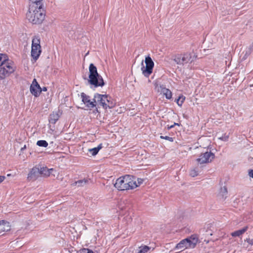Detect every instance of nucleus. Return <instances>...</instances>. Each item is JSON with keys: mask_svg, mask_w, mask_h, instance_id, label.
I'll use <instances>...</instances> for the list:
<instances>
[{"mask_svg": "<svg viewBox=\"0 0 253 253\" xmlns=\"http://www.w3.org/2000/svg\"><path fill=\"white\" fill-rule=\"evenodd\" d=\"M44 16L42 4L29 5L26 17L30 22L34 24H41L44 20Z\"/></svg>", "mask_w": 253, "mask_h": 253, "instance_id": "1", "label": "nucleus"}, {"mask_svg": "<svg viewBox=\"0 0 253 253\" xmlns=\"http://www.w3.org/2000/svg\"><path fill=\"white\" fill-rule=\"evenodd\" d=\"M114 186L120 191L133 189L137 187L136 178L129 175L120 177L116 180Z\"/></svg>", "mask_w": 253, "mask_h": 253, "instance_id": "2", "label": "nucleus"}, {"mask_svg": "<svg viewBox=\"0 0 253 253\" xmlns=\"http://www.w3.org/2000/svg\"><path fill=\"white\" fill-rule=\"evenodd\" d=\"M89 73L88 82L90 84L95 87L103 86L104 85L102 77L98 73L97 68L93 63L89 65Z\"/></svg>", "mask_w": 253, "mask_h": 253, "instance_id": "3", "label": "nucleus"}, {"mask_svg": "<svg viewBox=\"0 0 253 253\" xmlns=\"http://www.w3.org/2000/svg\"><path fill=\"white\" fill-rule=\"evenodd\" d=\"M94 100L96 101V105L97 104L105 110L112 108L115 106V103L108 95L96 93L94 95Z\"/></svg>", "mask_w": 253, "mask_h": 253, "instance_id": "4", "label": "nucleus"}, {"mask_svg": "<svg viewBox=\"0 0 253 253\" xmlns=\"http://www.w3.org/2000/svg\"><path fill=\"white\" fill-rule=\"evenodd\" d=\"M15 69L16 66L14 62L7 57L0 66V80H3L9 76L15 71Z\"/></svg>", "mask_w": 253, "mask_h": 253, "instance_id": "5", "label": "nucleus"}, {"mask_svg": "<svg viewBox=\"0 0 253 253\" xmlns=\"http://www.w3.org/2000/svg\"><path fill=\"white\" fill-rule=\"evenodd\" d=\"M198 242V238L195 235H192L190 237L181 240L175 246L176 250L182 251L186 249L195 248Z\"/></svg>", "mask_w": 253, "mask_h": 253, "instance_id": "6", "label": "nucleus"}, {"mask_svg": "<svg viewBox=\"0 0 253 253\" xmlns=\"http://www.w3.org/2000/svg\"><path fill=\"white\" fill-rule=\"evenodd\" d=\"M42 53L41 39L39 36H34L32 41L31 55L32 57L36 61Z\"/></svg>", "mask_w": 253, "mask_h": 253, "instance_id": "7", "label": "nucleus"}, {"mask_svg": "<svg viewBox=\"0 0 253 253\" xmlns=\"http://www.w3.org/2000/svg\"><path fill=\"white\" fill-rule=\"evenodd\" d=\"M174 61L177 64L184 65L193 62L194 61V57H192L190 53L186 52L176 55L174 57Z\"/></svg>", "mask_w": 253, "mask_h": 253, "instance_id": "8", "label": "nucleus"}, {"mask_svg": "<svg viewBox=\"0 0 253 253\" xmlns=\"http://www.w3.org/2000/svg\"><path fill=\"white\" fill-rule=\"evenodd\" d=\"M145 63L146 64L145 67L143 66L141 69L143 75L145 77H148L152 73L154 63L149 56L145 57Z\"/></svg>", "mask_w": 253, "mask_h": 253, "instance_id": "9", "label": "nucleus"}, {"mask_svg": "<svg viewBox=\"0 0 253 253\" xmlns=\"http://www.w3.org/2000/svg\"><path fill=\"white\" fill-rule=\"evenodd\" d=\"M215 158L214 154L211 152H205L202 153L196 160L200 164H207L211 162Z\"/></svg>", "mask_w": 253, "mask_h": 253, "instance_id": "10", "label": "nucleus"}, {"mask_svg": "<svg viewBox=\"0 0 253 253\" xmlns=\"http://www.w3.org/2000/svg\"><path fill=\"white\" fill-rule=\"evenodd\" d=\"M30 90L31 93L35 97L39 96L42 92V88L38 83L36 79H34L30 86Z\"/></svg>", "mask_w": 253, "mask_h": 253, "instance_id": "11", "label": "nucleus"}, {"mask_svg": "<svg viewBox=\"0 0 253 253\" xmlns=\"http://www.w3.org/2000/svg\"><path fill=\"white\" fill-rule=\"evenodd\" d=\"M81 97L82 101L87 108H92L96 106V101L94 99L93 101H91L90 97L84 93H81Z\"/></svg>", "mask_w": 253, "mask_h": 253, "instance_id": "12", "label": "nucleus"}, {"mask_svg": "<svg viewBox=\"0 0 253 253\" xmlns=\"http://www.w3.org/2000/svg\"><path fill=\"white\" fill-rule=\"evenodd\" d=\"M39 167L33 168L28 174L27 179L29 181L36 180L39 175Z\"/></svg>", "mask_w": 253, "mask_h": 253, "instance_id": "13", "label": "nucleus"}, {"mask_svg": "<svg viewBox=\"0 0 253 253\" xmlns=\"http://www.w3.org/2000/svg\"><path fill=\"white\" fill-rule=\"evenodd\" d=\"M39 174L43 176H49L53 169H47L46 167H39Z\"/></svg>", "mask_w": 253, "mask_h": 253, "instance_id": "14", "label": "nucleus"}, {"mask_svg": "<svg viewBox=\"0 0 253 253\" xmlns=\"http://www.w3.org/2000/svg\"><path fill=\"white\" fill-rule=\"evenodd\" d=\"M10 230V225L8 222L5 220L0 221V233Z\"/></svg>", "mask_w": 253, "mask_h": 253, "instance_id": "15", "label": "nucleus"}, {"mask_svg": "<svg viewBox=\"0 0 253 253\" xmlns=\"http://www.w3.org/2000/svg\"><path fill=\"white\" fill-rule=\"evenodd\" d=\"M227 189L225 186L221 187L217 194L219 199L221 200H225L227 197Z\"/></svg>", "mask_w": 253, "mask_h": 253, "instance_id": "16", "label": "nucleus"}, {"mask_svg": "<svg viewBox=\"0 0 253 253\" xmlns=\"http://www.w3.org/2000/svg\"><path fill=\"white\" fill-rule=\"evenodd\" d=\"M60 115L59 112H53L49 116V122L50 123L55 124L59 120Z\"/></svg>", "mask_w": 253, "mask_h": 253, "instance_id": "17", "label": "nucleus"}, {"mask_svg": "<svg viewBox=\"0 0 253 253\" xmlns=\"http://www.w3.org/2000/svg\"><path fill=\"white\" fill-rule=\"evenodd\" d=\"M248 226L244 227V228L240 230H238L231 233V235L232 237H239L240 236L244 234L248 230Z\"/></svg>", "mask_w": 253, "mask_h": 253, "instance_id": "18", "label": "nucleus"}, {"mask_svg": "<svg viewBox=\"0 0 253 253\" xmlns=\"http://www.w3.org/2000/svg\"><path fill=\"white\" fill-rule=\"evenodd\" d=\"M102 148V144H100L97 147L88 149V151L92 156H95L98 153L99 151Z\"/></svg>", "mask_w": 253, "mask_h": 253, "instance_id": "19", "label": "nucleus"}, {"mask_svg": "<svg viewBox=\"0 0 253 253\" xmlns=\"http://www.w3.org/2000/svg\"><path fill=\"white\" fill-rule=\"evenodd\" d=\"M166 87L165 85L163 84H155V89L156 91L160 94H162L164 91V89H165Z\"/></svg>", "mask_w": 253, "mask_h": 253, "instance_id": "20", "label": "nucleus"}, {"mask_svg": "<svg viewBox=\"0 0 253 253\" xmlns=\"http://www.w3.org/2000/svg\"><path fill=\"white\" fill-rule=\"evenodd\" d=\"M87 179H83L79 180L75 182V184L78 185V186H84L85 185L88 183Z\"/></svg>", "mask_w": 253, "mask_h": 253, "instance_id": "21", "label": "nucleus"}, {"mask_svg": "<svg viewBox=\"0 0 253 253\" xmlns=\"http://www.w3.org/2000/svg\"><path fill=\"white\" fill-rule=\"evenodd\" d=\"M162 94L165 96L166 98L168 99H170L172 98V92L168 88H166L165 89H164V92H163Z\"/></svg>", "mask_w": 253, "mask_h": 253, "instance_id": "22", "label": "nucleus"}, {"mask_svg": "<svg viewBox=\"0 0 253 253\" xmlns=\"http://www.w3.org/2000/svg\"><path fill=\"white\" fill-rule=\"evenodd\" d=\"M150 249L147 246H141L139 247V250L137 253H147Z\"/></svg>", "mask_w": 253, "mask_h": 253, "instance_id": "23", "label": "nucleus"}, {"mask_svg": "<svg viewBox=\"0 0 253 253\" xmlns=\"http://www.w3.org/2000/svg\"><path fill=\"white\" fill-rule=\"evenodd\" d=\"M185 99V96H184L183 95H180L176 100V102L177 105L181 107V106H182Z\"/></svg>", "mask_w": 253, "mask_h": 253, "instance_id": "24", "label": "nucleus"}, {"mask_svg": "<svg viewBox=\"0 0 253 253\" xmlns=\"http://www.w3.org/2000/svg\"><path fill=\"white\" fill-rule=\"evenodd\" d=\"M37 145L40 147H46L48 144L46 141L41 140L37 141Z\"/></svg>", "mask_w": 253, "mask_h": 253, "instance_id": "25", "label": "nucleus"}, {"mask_svg": "<svg viewBox=\"0 0 253 253\" xmlns=\"http://www.w3.org/2000/svg\"><path fill=\"white\" fill-rule=\"evenodd\" d=\"M29 1V5L42 4V0H28Z\"/></svg>", "mask_w": 253, "mask_h": 253, "instance_id": "26", "label": "nucleus"}, {"mask_svg": "<svg viewBox=\"0 0 253 253\" xmlns=\"http://www.w3.org/2000/svg\"><path fill=\"white\" fill-rule=\"evenodd\" d=\"M7 57L6 54L0 53V66L6 60Z\"/></svg>", "mask_w": 253, "mask_h": 253, "instance_id": "27", "label": "nucleus"}, {"mask_svg": "<svg viewBox=\"0 0 253 253\" xmlns=\"http://www.w3.org/2000/svg\"><path fill=\"white\" fill-rule=\"evenodd\" d=\"M78 253H94L93 251L88 249L84 248L79 252Z\"/></svg>", "mask_w": 253, "mask_h": 253, "instance_id": "28", "label": "nucleus"}, {"mask_svg": "<svg viewBox=\"0 0 253 253\" xmlns=\"http://www.w3.org/2000/svg\"><path fill=\"white\" fill-rule=\"evenodd\" d=\"M218 139L223 141H227L229 139V135L224 134L222 136L219 137Z\"/></svg>", "mask_w": 253, "mask_h": 253, "instance_id": "29", "label": "nucleus"}, {"mask_svg": "<svg viewBox=\"0 0 253 253\" xmlns=\"http://www.w3.org/2000/svg\"><path fill=\"white\" fill-rule=\"evenodd\" d=\"M160 138L161 139H166V140H167L170 142H173V138L172 137H169L168 136H162L161 135L160 136Z\"/></svg>", "mask_w": 253, "mask_h": 253, "instance_id": "30", "label": "nucleus"}, {"mask_svg": "<svg viewBox=\"0 0 253 253\" xmlns=\"http://www.w3.org/2000/svg\"><path fill=\"white\" fill-rule=\"evenodd\" d=\"M190 175L192 177H195L198 175V171L195 169H192L190 172Z\"/></svg>", "mask_w": 253, "mask_h": 253, "instance_id": "31", "label": "nucleus"}, {"mask_svg": "<svg viewBox=\"0 0 253 253\" xmlns=\"http://www.w3.org/2000/svg\"><path fill=\"white\" fill-rule=\"evenodd\" d=\"M143 180L141 178H137L136 179V184L137 185V187L139 186L142 183Z\"/></svg>", "mask_w": 253, "mask_h": 253, "instance_id": "32", "label": "nucleus"}, {"mask_svg": "<svg viewBox=\"0 0 253 253\" xmlns=\"http://www.w3.org/2000/svg\"><path fill=\"white\" fill-rule=\"evenodd\" d=\"M174 126H179V124L176 123H174L173 125H171L170 126H168V129H169L170 128H172Z\"/></svg>", "mask_w": 253, "mask_h": 253, "instance_id": "33", "label": "nucleus"}, {"mask_svg": "<svg viewBox=\"0 0 253 253\" xmlns=\"http://www.w3.org/2000/svg\"><path fill=\"white\" fill-rule=\"evenodd\" d=\"M249 175L253 178V170H250L249 171Z\"/></svg>", "mask_w": 253, "mask_h": 253, "instance_id": "34", "label": "nucleus"}, {"mask_svg": "<svg viewBox=\"0 0 253 253\" xmlns=\"http://www.w3.org/2000/svg\"><path fill=\"white\" fill-rule=\"evenodd\" d=\"M248 243L252 245V246H253V239H249L248 241Z\"/></svg>", "mask_w": 253, "mask_h": 253, "instance_id": "35", "label": "nucleus"}, {"mask_svg": "<svg viewBox=\"0 0 253 253\" xmlns=\"http://www.w3.org/2000/svg\"><path fill=\"white\" fill-rule=\"evenodd\" d=\"M5 176L0 175V183H1L5 179Z\"/></svg>", "mask_w": 253, "mask_h": 253, "instance_id": "36", "label": "nucleus"}, {"mask_svg": "<svg viewBox=\"0 0 253 253\" xmlns=\"http://www.w3.org/2000/svg\"><path fill=\"white\" fill-rule=\"evenodd\" d=\"M47 90V88L46 87H43L42 88V91H46Z\"/></svg>", "mask_w": 253, "mask_h": 253, "instance_id": "37", "label": "nucleus"}, {"mask_svg": "<svg viewBox=\"0 0 253 253\" xmlns=\"http://www.w3.org/2000/svg\"><path fill=\"white\" fill-rule=\"evenodd\" d=\"M251 49H253V42H252V44L250 46Z\"/></svg>", "mask_w": 253, "mask_h": 253, "instance_id": "38", "label": "nucleus"}]
</instances>
